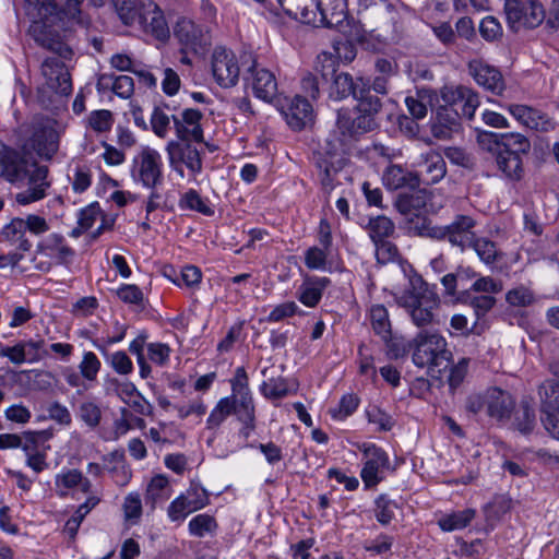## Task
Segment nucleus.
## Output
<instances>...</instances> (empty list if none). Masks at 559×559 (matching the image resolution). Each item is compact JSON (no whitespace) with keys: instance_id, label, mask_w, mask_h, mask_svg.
I'll use <instances>...</instances> for the list:
<instances>
[{"instance_id":"1","label":"nucleus","mask_w":559,"mask_h":559,"mask_svg":"<svg viewBox=\"0 0 559 559\" xmlns=\"http://www.w3.org/2000/svg\"><path fill=\"white\" fill-rule=\"evenodd\" d=\"M82 1L83 0H39L38 13L43 20L34 21L28 31L36 44L52 51L64 60L71 59L73 51L62 39L53 23L64 20L80 23V4ZM88 1L94 7H100L104 3V0Z\"/></svg>"},{"instance_id":"2","label":"nucleus","mask_w":559,"mask_h":559,"mask_svg":"<svg viewBox=\"0 0 559 559\" xmlns=\"http://www.w3.org/2000/svg\"><path fill=\"white\" fill-rule=\"evenodd\" d=\"M386 264H390V274L400 273L406 284L413 286V290L402 296L397 301L406 309L412 322L419 329L438 324V310L440 307V298L438 294L427 283L420 278L419 287H416L409 280L411 264L403 260L395 245L386 241Z\"/></svg>"},{"instance_id":"3","label":"nucleus","mask_w":559,"mask_h":559,"mask_svg":"<svg viewBox=\"0 0 559 559\" xmlns=\"http://www.w3.org/2000/svg\"><path fill=\"white\" fill-rule=\"evenodd\" d=\"M48 168L26 159L19 152L0 142V178H4L17 188H24L15 194V201L27 205L46 197L50 187L47 180Z\"/></svg>"},{"instance_id":"4","label":"nucleus","mask_w":559,"mask_h":559,"mask_svg":"<svg viewBox=\"0 0 559 559\" xmlns=\"http://www.w3.org/2000/svg\"><path fill=\"white\" fill-rule=\"evenodd\" d=\"M479 147L492 155L502 176L510 181L524 177L523 156L531 151L530 140L521 133H496L475 128Z\"/></svg>"},{"instance_id":"5","label":"nucleus","mask_w":559,"mask_h":559,"mask_svg":"<svg viewBox=\"0 0 559 559\" xmlns=\"http://www.w3.org/2000/svg\"><path fill=\"white\" fill-rule=\"evenodd\" d=\"M412 359L419 368L430 372H442L452 362V353L447 340L438 332L423 330L412 340Z\"/></svg>"},{"instance_id":"6","label":"nucleus","mask_w":559,"mask_h":559,"mask_svg":"<svg viewBox=\"0 0 559 559\" xmlns=\"http://www.w3.org/2000/svg\"><path fill=\"white\" fill-rule=\"evenodd\" d=\"M464 407L473 416L485 413L497 423L504 424L511 419L515 400L508 391L495 386L481 393L469 394L465 400Z\"/></svg>"},{"instance_id":"7","label":"nucleus","mask_w":559,"mask_h":559,"mask_svg":"<svg viewBox=\"0 0 559 559\" xmlns=\"http://www.w3.org/2000/svg\"><path fill=\"white\" fill-rule=\"evenodd\" d=\"M477 222L471 215L459 214L444 226H427L426 235L436 240H447L462 252L471 247L476 237Z\"/></svg>"},{"instance_id":"8","label":"nucleus","mask_w":559,"mask_h":559,"mask_svg":"<svg viewBox=\"0 0 559 559\" xmlns=\"http://www.w3.org/2000/svg\"><path fill=\"white\" fill-rule=\"evenodd\" d=\"M504 14L509 28L518 33L521 29H534L546 17V11L539 0H506Z\"/></svg>"},{"instance_id":"9","label":"nucleus","mask_w":559,"mask_h":559,"mask_svg":"<svg viewBox=\"0 0 559 559\" xmlns=\"http://www.w3.org/2000/svg\"><path fill=\"white\" fill-rule=\"evenodd\" d=\"M347 144L341 136L331 134L314 153V164L320 170L321 183L325 189L333 188L334 177L343 167V154Z\"/></svg>"},{"instance_id":"10","label":"nucleus","mask_w":559,"mask_h":559,"mask_svg":"<svg viewBox=\"0 0 559 559\" xmlns=\"http://www.w3.org/2000/svg\"><path fill=\"white\" fill-rule=\"evenodd\" d=\"M162 167L160 154L146 146L133 158L131 175L135 182L147 189H155L163 182Z\"/></svg>"},{"instance_id":"11","label":"nucleus","mask_w":559,"mask_h":559,"mask_svg":"<svg viewBox=\"0 0 559 559\" xmlns=\"http://www.w3.org/2000/svg\"><path fill=\"white\" fill-rule=\"evenodd\" d=\"M192 142V140L178 139L170 141L166 147L170 167L181 177H183V165L193 175L202 171V158Z\"/></svg>"},{"instance_id":"12","label":"nucleus","mask_w":559,"mask_h":559,"mask_svg":"<svg viewBox=\"0 0 559 559\" xmlns=\"http://www.w3.org/2000/svg\"><path fill=\"white\" fill-rule=\"evenodd\" d=\"M441 99L443 106L454 109L460 119L464 117L467 120L474 118L475 111L480 104L477 93L464 85L444 86L441 90Z\"/></svg>"},{"instance_id":"13","label":"nucleus","mask_w":559,"mask_h":559,"mask_svg":"<svg viewBox=\"0 0 559 559\" xmlns=\"http://www.w3.org/2000/svg\"><path fill=\"white\" fill-rule=\"evenodd\" d=\"M135 19L133 25H139L144 32L153 35L159 40H164L169 36V28L162 10L152 0L140 2V7L134 12Z\"/></svg>"},{"instance_id":"14","label":"nucleus","mask_w":559,"mask_h":559,"mask_svg":"<svg viewBox=\"0 0 559 559\" xmlns=\"http://www.w3.org/2000/svg\"><path fill=\"white\" fill-rule=\"evenodd\" d=\"M174 35L182 46L181 51L203 55L211 45L210 36L203 28L188 19H180L175 28Z\"/></svg>"},{"instance_id":"15","label":"nucleus","mask_w":559,"mask_h":559,"mask_svg":"<svg viewBox=\"0 0 559 559\" xmlns=\"http://www.w3.org/2000/svg\"><path fill=\"white\" fill-rule=\"evenodd\" d=\"M209 504V496L204 488L192 484L186 492L177 497L168 507L167 513L171 521H182L189 513Z\"/></svg>"},{"instance_id":"16","label":"nucleus","mask_w":559,"mask_h":559,"mask_svg":"<svg viewBox=\"0 0 559 559\" xmlns=\"http://www.w3.org/2000/svg\"><path fill=\"white\" fill-rule=\"evenodd\" d=\"M306 24L316 27H336L346 19L345 0H316V7L308 13Z\"/></svg>"},{"instance_id":"17","label":"nucleus","mask_w":559,"mask_h":559,"mask_svg":"<svg viewBox=\"0 0 559 559\" xmlns=\"http://www.w3.org/2000/svg\"><path fill=\"white\" fill-rule=\"evenodd\" d=\"M212 71L216 82L223 87L234 86L239 78L240 68L235 55L223 47L213 52Z\"/></svg>"},{"instance_id":"18","label":"nucleus","mask_w":559,"mask_h":559,"mask_svg":"<svg viewBox=\"0 0 559 559\" xmlns=\"http://www.w3.org/2000/svg\"><path fill=\"white\" fill-rule=\"evenodd\" d=\"M245 80L251 86L253 94L264 100L272 102L277 95V82L274 74L264 69L259 68L255 61L248 67Z\"/></svg>"},{"instance_id":"19","label":"nucleus","mask_w":559,"mask_h":559,"mask_svg":"<svg viewBox=\"0 0 559 559\" xmlns=\"http://www.w3.org/2000/svg\"><path fill=\"white\" fill-rule=\"evenodd\" d=\"M41 73L49 88L61 96H68L72 92L71 75L62 61L55 57L46 58L41 63Z\"/></svg>"},{"instance_id":"20","label":"nucleus","mask_w":559,"mask_h":559,"mask_svg":"<svg viewBox=\"0 0 559 559\" xmlns=\"http://www.w3.org/2000/svg\"><path fill=\"white\" fill-rule=\"evenodd\" d=\"M374 127L373 118L361 116L360 114L353 117L348 109H340L337 111L336 128L340 136L350 142L356 135L368 132Z\"/></svg>"},{"instance_id":"21","label":"nucleus","mask_w":559,"mask_h":559,"mask_svg":"<svg viewBox=\"0 0 559 559\" xmlns=\"http://www.w3.org/2000/svg\"><path fill=\"white\" fill-rule=\"evenodd\" d=\"M469 74L476 83L496 95H500L504 87V80L498 69L481 60H472L468 63Z\"/></svg>"},{"instance_id":"22","label":"nucleus","mask_w":559,"mask_h":559,"mask_svg":"<svg viewBox=\"0 0 559 559\" xmlns=\"http://www.w3.org/2000/svg\"><path fill=\"white\" fill-rule=\"evenodd\" d=\"M359 82L361 85L355 96V99L358 100L357 109L361 116L372 118L382 108V102L378 94L384 93V80L377 78L372 86H367L361 79Z\"/></svg>"},{"instance_id":"23","label":"nucleus","mask_w":559,"mask_h":559,"mask_svg":"<svg viewBox=\"0 0 559 559\" xmlns=\"http://www.w3.org/2000/svg\"><path fill=\"white\" fill-rule=\"evenodd\" d=\"M201 118V111L191 108L185 109L181 114V118L173 116L178 139L192 140L195 143H202L204 139L203 130L200 126Z\"/></svg>"},{"instance_id":"24","label":"nucleus","mask_w":559,"mask_h":559,"mask_svg":"<svg viewBox=\"0 0 559 559\" xmlns=\"http://www.w3.org/2000/svg\"><path fill=\"white\" fill-rule=\"evenodd\" d=\"M282 114L287 123L294 130H301L312 122L313 110L311 104L302 96H295L286 106H283Z\"/></svg>"},{"instance_id":"25","label":"nucleus","mask_w":559,"mask_h":559,"mask_svg":"<svg viewBox=\"0 0 559 559\" xmlns=\"http://www.w3.org/2000/svg\"><path fill=\"white\" fill-rule=\"evenodd\" d=\"M417 165L419 170L416 174L420 182L425 185H435L447 174V166L442 155L432 150L423 154Z\"/></svg>"},{"instance_id":"26","label":"nucleus","mask_w":559,"mask_h":559,"mask_svg":"<svg viewBox=\"0 0 559 559\" xmlns=\"http://www.w3.org/2000/svg\"><path fill=\"white\" fill-rule=\"evenodd\" d=\"M360 450L365 456V466L361 471V478L366 488L377 486L381 477L378 476L379 468L384 466V454L373 443H364Z\"/></svg>"},{"instance_id":"27","label":"nucleus","mask_w":559,"mask_h":559,"mask_svg":"<svg viewBox=\"0 0 559 559\" xmlns=\"http://www.w3.org/2000/svg\"><path fill=\"white\" fill-rule=\"evenodd\" d=\"M461 131V119L457 112L449 106L441 105L431 123V133L439 140H449L454 133Z\"/></svg>"},{"instance_id":"28","label":"nucleus","mask_w":559,"mask_h":559,"mask_svg":"<svg viewBox=\"0 0 559 559\" xmlns=\"http://www.w3.org/2000/svg\"><path fill=\"white\" fill-rule=\"evenodd\" d=\"M509 112L521 124L539 131H548L552 128L549 117L540 110L521 104H511L508 106Z\"/></svg>"},{"instance_id":"29","label":"nucleus","mask_w":559,"mask_h":559,"mask_svg":"<svg viewBox=\"0 0 559 559\" xmlns=\"http://www.w3.org/2000/svg\"><path fill=\"white\" fill-rule=\"evenodd\" d=\"M32 146L39 156L45 158H51L57 152L58 134L50 123L39 124L35 128Z\"/></svg>"},{"instance_id":"30","label":"nucleus","mask_w":559,"mask_h":559,"mask_svg":"<svg viewBox=\"0 0 559 559\" xmlns=\"http://www.w3.org/2000/svg\"><path fill=\"white\" fill-rule=\"evenodd\" d=\"M39 252H46L59 264L71 263L75 254L74 250L64 242L63 237L58 234L50 235L45 242L39 243L37 253Z\"/></svg>"},{"instance_id":"31","label":"nucleus","mask_w":559,"mask_h":559,"mask_svg":"<svg viewBox=\"0 0 559 559\" xmlns=\"http://www.w3.org/2000/svg\"><path fill=\"white\" fill-rule=\"evenodd\" d=\"M328 68L331 70L330 73L334 75L330 92L331 97L335 99H343L353 95L355 98V96H357L358 88L361 85L359 80L355 82L353 76L345 72L335 74L334 62L331 59L329 60Z\"/></svg>"},{"instance_id":"32","label":"nucleus","mask_w":559,"mask_h":559,"mask_svg":"<svg viewBox=\"0 0 559 559\" xmlns=\"http://www.w3.org/2000/svg\"><path fill=\"white\" fill-rule=\"evenodd\" d=\"M420 183L418 175L401 165H386V188L389 189H416Z\"/></svg>"},{"instance_id":"33","label":"nucleus","mask_w":559,"mask_h":559,"mask_svg":"<svg viewBox=\"0 0 559 559\" xmlns=\"http://www.w3.org/2000/svg\"><path fill=\"white\" fill-rule=\"evenodd\" d=\"M471 247L479 260L488 266H491L504 258L503 251L498 248L497 243L487 237H476L472 241Z\"/></svg>"},{"instance_id":"34","label":"nucleus","mask_w":559,"mask_h":559,"mask_svg":"<svg viewBox=\"0 0 559 559\" xmlns=\"http://www.w3.org/2000/svg\"><path fill=\"white\" fill-rule=\"evenodd\" d=\"M537 394L540 402V412H556L559 411V379L551 378L544 380L537 389Z\"/></svg>"},{"instance_id":"35","label":"nucleus","mask_w":559,"mask_h":559,"mask_svg":"<svg viewBox=\"0 0 559 559\" xmlns=\"http://www.w3.org/2000/svg\"><path fill=\"white\" fill-rule=\"evenodd\" d=\"M25 233L23 218L16 217L2 228L0 238L16 246V249L26 252L31 249L32 245L25 237Z\"/></svg>"},{"instance_id":"36","label":"nucleus","mask_w":559,"mask_h":559,"mask_svg":"<svg viewBox=\"0 0 559 559\" xmlns=\"http://www.w3.org/2000/svg\"><path fill=\"white\" fill-rule=\"evenodd\" d=\"M426 192L418 190L412 194H399L394 202V206L403 215H417V213L426 205Z\"/></svg>"},{"instance_id":"37","label":"nucleus","mask_w":559,"mask_h":559,"mask_svg":"<svg viewBox=\"0 0 559 559\" xmlns=\"http://www.w3.org/2000/svg\"><path fill=\"white\" fill-rule=\"evenodd\" d=\"M230 399L235 403L233 413L237 415L238 419L249 428H255V411L251 394Z\"/></svg>"},{"instance_id":"38","label":"nucleus","mask_w":559,"mask_h":559,"mask_svg":"<svg viewBox=\"0 0 559 559\" xmlns=\"http://www.w3.org/2000/svg\"><path fill=\"white\" fill-rule=\"evenodd\" d=\"M512 508V501L506 496L495 497L491 502L484 508L486 522L493 527Z\"/></svg>"},{"instance_id":"39","label":"nucleus","mask_w":559,"mask_h":559,"mask_svg":"<svg viewBox=\"0 0 559 559\" xmlns=\"http://www.w3.org/2000/svg\"><path fill=\"white\" fill-rule=\"evenodd\" d=\"M285 13L301 23L307 22L308 13L316 7V0H277Z\"/></svg>"},{"instance_id":"40","label":"nucleus","mask_w":559,"mask_h":559,"mask_svg":"<svg viewBox=\"0 0 559 559\" xmlns=\"http://www.w3.org/2000/svg\"><path fill=\"white\" fill-rule=\"evenodd\" d=\"M365 229L376 246V258L379 265L383 263L381 250L384 247V216L371 217Z\"/></svg>"},{"instance_id":"41","label":"nucleus","mask_w":559,"mask_h":559,"mask_svg":"<svg viewBox=\"0 0 559 559\" xmlns=\"http://www.w3.org/2000/svg\"><path fill=\"white\" fill-rule=\"evenodd\" d=\"M111 82L112 92L121 98H129L134 92L133 79L128 75H119L114 80L110 76L102 75L98 85L108 86Z\"/></svg>"},{"instance_id":"42","label":"nucleus","mask_w":559,"mask_h":559,"mask_svg":"<svg viewBox=\"0 0 559 559\" xmlns=\"http://www.w3.org/2000/svg\"><path fill=\"white\" fill-rule=\"evenodd\" d=\"M475 516V510L466 509L452 513L439 521L440 527L445 531H455L466 527Z\"/></svg>"},{"instance_id":"43","label":"nucleus","mask_w":559,"mask_h":559,"mask_svg":"<svg viewBox=\"0 0 559 559\" xmlns=\"http://www.w3.org/2000/svg\"><path fill=\"white\" fill-rule=\"evenodd\" d=\"M216 528L215 518L205 513L195 515L189 522V532L195 537H204L206 534L214 533Z\"/></svg>"},{"instance_id":"44","label":"nucleus","mask_w":559,"mask_h":559,"mask_svg":"<svg viewBox=\"0 0 559 559\" xmlns=\"http://www.w3.org/2000/svg\"><path fill=\"white\" fill-rule=\"evenodd\" d=\"M235 408V403L230 397L219 400L217 405L211 412L206 424L209 429H216L230 415Z\"/></svg>"},{"instance_id":"45","label":"nucleus","mask_w":559,"mask_h":559,"mask_svg":"<svg viewBox=\"0 0 559 559\" xmlns=\"http://www.w3.org/2000/svg\"><path fill=\"white\" fill-rule=\"evenodd\" d=\"M102 415L100 407L92 401H85L79 405L78 416L91 429L98 427Z\"/></svg>"},{"instance_id":"46","label":"nucleus","mask_w":559,"mask_h":559,"mask_svg":"<svg viewBox=\"0 0 559 559\" xmlns=\"http://www.w3.org/2000/svg\"><path fill=\"white\" fill-rule=\"evenodd\" d=\"M179 206L181 209L197 211L205 216H212L214 214L213 209L209 206L201 195L193 189L189 190L181 197Z\"/></svg>"},{"instance_id":"47","label":"nucleus","mask_w":559,"mask_h":559,"mask_svg":"<svg viewBox=\"0 0 559 559\" xmlns=\"http://www.w3.org/2000/svg\"><path fill=\"white\" fill-rule=\"evenodd\" d=\"M506 301L512 307H528L535 302V295L532 289L521 285L506 294Z\"/></svg>"},{"instance_id":"48","label":"nucleus","mask_w":559,"mask_h":559,"mask_svg":"<svg viewBox=\"0 0 559 559\" xmlns=\"http://www.w3.org/2000/svg\"><path fill=\"white\" fill-rule=\"evenodd\" d=\"M82 481V473L79 469H70L67 473L59 474L56 476V487L58 495L64 497L68 490L79 486Z\"/></svg>"},{"instance_id":"49","label":"nucleus","mask_w":559,"mask_h":559,"mask_svg":"<svg viewBox=\"0 0 559 559\" xmlns=\"http://www.w3.org/2000/svg\"><path fill=\"white\" fill-rule=\"evenodd\" d=\"M167 487L168 479L166 476L156 475L153 477L146 489V501L151 502L152 507H154L159 499L166 498L165 490Z\"/></svg>"},{"instance_id":"50","label":"nucleus","mask_w":559,"mask_h":559,"mask_svg":"<svg viewBox=\"0 0 559 559\" xmlns=\"http://www.w3.org/2000/svg\"><path fill=\"white\" fill-rule=\"evenodd\" d=\"M100 361L93 352L83 355V359L79 365L82 377L88 381H94L100 370Z\"/></svg>"},{"instance_id":"51","label":"nucleus","mask_w":559,"mask_h":559,"mask_svg":"<svg viewBox=\"0 0 559 559\" xmlns=\"http://www.w3.org/2000/svg\"><path fill=\"white\" fill-rule=\"evenodd\" d=\"M261 391L267 399H282L288 394V386L283 378H271L264 381Z\"/></svg>"},{"instance_id":"52","label":"nucleus","mask_w":559,"mask_h":559,"mask_svg":"<svg viewBox=\"0 0 559 559\" xmlns=\"http://www.w3.org/2000/svg\"><path fill=\"white\" fill-rule=\"evenodd\" d=\"M120 20L123 24L132 26V21L135 19L134 12L140 7L136 0H111Z\"/></svg>"},{"instance_id":"53","label":"nucleus","mask_w":559,"mask_h":559,"mask_svg":"<svg viewBox=\"0 0 559 559\" xmlns=\"http://www.w3.org/2000/svg\"><path fill=\"white\" fill-rule=\"evenodd\" d=\"M24 353L26 355V361L34 364L39 361L44 356L47 355V352L44 349L45 341L43 338L38 340H27L21 341Z\"/></svg>"},{"instance_id":"54","label":"nucleus","mask_w":559,"mask_h":559,"mask_svg":"<svg viewBox=\"0 0 559 559\" xmlns=\"http://www.w3.org/2000/svg\"><path fill=\"white\" fill-rule=\"evenodd\" d=\"M479 33L485 40L492 41L502 36V27L496 17L489 15L481 20Z\"/></svg>"},{"instance_id":"55","label":"nucleus","mask_w":559,"mask_h":559,"mask_svg":"<svg viewBox=\"0 0 559 559\" xmlns=\"http://www.w3.org/2000/svg\"><path fill=\"white\" fill-rule=\"evenodd\" d=\"M114 119L109 110H95L88 117L91 128L96 132H106L110 130Z\"/></svg>"},{"instance_id":"56","label":"nucleus","mask_w":559,"mask_h":559,"mask_svg":"<svg viewBox=\"0 0 559 559\" xmlns=\"http://www.w3.org/2000/svg\"><path fill=\"white\" fill-rule=\"evenodd\" d=\"M169 124V116L162 108L155 107L151 117V126L154 133L159 138H165L168 133Z\"/></svg>"},{"instance_id":"57","label":"nucleus","mask_w":559,"mask_h":559,"mask_svg":"<svg viewBox=\"0 0 559 559\" xmlns=\"http://www.w3.org/2000/svg\"><path fill=\"white\" fill-rule=\"evenodd\" d=\"M409 349H412V341L408 342L402 336L386 337V356L399 358L404 356Z\"/></svg>"},{"instance_id":"58","label":"nucleus","mask_w":559,"mask_h":559,"mask_svg":"<svg viewBox=\"0 0 559 559\" xmlns=\"http://www.w3.org/2000/svg\"><path fill=\"white\" fill-rule=\"evenodd\" d=\"M330 250H325L324 247H311L307 250L305 255L306 265L309 269H323L326 263V258Z\"/></svg>"},{"instance_id":"59","label":"nucleus","mask_w":559,"mask_h":559,"mask_svg":"<svg viewBox=\"0 0 559 559\" xmlns=\"http://www.w3.org/2000/svg\"><path fill=\"white\" fill-rule=\"evenodd\" d=\"M92 183L91 169L87 166H78L72 180V188L75 192H84Z\"/></svg>"},{"instance_id":"60","label":"nucleus","mask_w":559,"mask_h":559,"mask_svg":"<svg viewBox=\"0 0 559 559\" xmlns=\"http://www.w3.org/2000/svg\"><path fill=\"white\" fill-rule=\"evenodd\" d=\"M233 396L250 395L248 386V376L243 367L236 369L235 377L231 380Z\"/></svg>"},{"instance_id":"61","label":"nucleus","mask_w":559,"mask_h":559,"mask_svg":"<svg viewBox=\"0 0 559 559\" xmlns=\"http://www.w3.org/2000/svg\"><path fill=\"white\" fill-rule=\"evenodd\" d=\"M535 426V413L534 409L527 405H522V416L516 418V428L520 432L527 435L532 432Z\"/></svg>"},{"instance_id":"62","label":"nucleus","mask_w":559,"mask_h":559,"mask_svg":"<svg viewBox=\"0 0 559 559\" xmlns=\"http://www.w3.org/2000/svg\"><path fill=\"white\" fill-rule=\"evenodd\" d=\"M23 226L25 231L28 230L34 235H43L49 230V225L47 221L38 215H27L26 218H23Z\"/></svg>"},{"instance_id":"63","label":"nucleus","mask_w":559,"mask_h":559,"mask_svg":"<svg viewBox=\"0 0 559 559\" xmlns=\"http://www.w3.org/2000/svg\"><path fill=\"white\" fill-rule=\"evenodd\" d=\"M357 406H358V397L353 394H348V395H345L342 397L338 408L332 409L331 414L333 417L344 418V417L352 415L355 412V409L357 408Z\"/></svg>"},{"instance_id":"64","label":"nucleus","mask_w":559,"mask_h":559,"mask_svg":"<svg viewBox=\"0 0 559 559\" xmlns=\"http://www.w3.org/2000/svg\"><path fill=\"white\" fill-rule=\"evenodd\" d=\"M322 297L320 288H316L312 284H304L299 289V300L307 307H314Z\"/></svg>"}]
</instances>
